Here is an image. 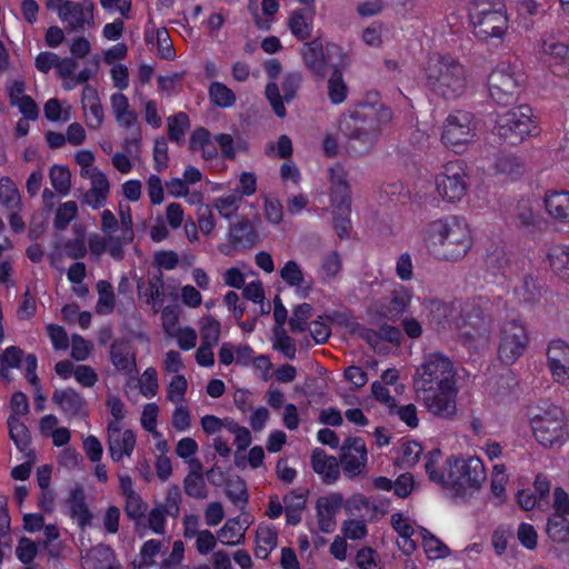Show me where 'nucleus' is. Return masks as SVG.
I'll return each instance as SVG.
<instances>
[{
    "mask_svg": "<svg viewBox=\"0 0 569 569\" xmlns=\"http://www.w3.org/2000/svg\"><path fill=\"white\" fill-rule=\"evenodd\" d=\"M412 385L417 398L431 415L442 419L457 415V373L448 357L440 352L426 355L415 370Z\"/></svg>",
    "mask_w": 569,
    "mask_h": 569,
    "instance_id": "f257e3e1",
    "label": "nucleus"
},
{
    "mask_svg": "<svg viewBox=\"0 0 569 569\" xmlns=\"http://www.w3.org/2000/svg\"><path fill=\"white\" fill-rule=\"evenodd\" d=\"M442 453L439 449L429 451L425 469L431 481L450 491L451 496L468 500L478 495L488 475L483 461L477 456H453L440 468Z\"/></svg>",
    "mask_w": 569,
    "mask_h": 569,
    "instance_id": "f03ea898",
    "label": "nucleus"
},
{
    "mask_svg": "<svg viewBox=\"0 0 569 569\" xmlns=\"http://www.w3.org/2000/svg\"><path fill=\"white\" fill-rule=\"evenodd\" d=\"M426 248L448 261L463 259L473 246V234L466 219L447 216L431 221L422 237Z\"/></svg>",
    "mask_w": 569,
    "mask_h": 569,
    "instance_id": "7ed1b4c3",
    "label": "nucleus"
},
{
    "mask_svg": "<svg viewBox=\"0 0 569 569\" xmlns=\"http://www.w3.org/2000/svg\"><path fill=\"white\" fill-rule=\"evenodd\" d=\"M392 117V110L385 106H358L341 116L339 131L349 139L350 148L356 153H365L371 149L378 133Z\"/></svg>",
    "mask_w": 569,
    "mask_h": 569,
    "instance_id": "20e7f679",
    "label": "nucleus"
},
{
    "mask_svg": "<svg viewBox=\"0 0 569 569\" xmlns=\"http://www.w3.org/2000/svg\"><path fill=\"white\" fill-rule=\"evenodd\" d=\"M426 86L437 96L455 99L462 96L470 86V76L463 64L453 57L437 54L423 67Z\"/></svg>",
    "mask_w": 569,
    "mask_h": 569,
    "instance_id": "39448f33",
    "label": "nucleus"
},
{
    "mask_svg": "<svg viewBox=\"0 0 569 569\" xmlns=\"http://www.w3.org/2000/svg\"><path fill=\"white\" fill-rule=\"evenodd\" d=\"M468 14L476 36L483 40L501 39L509 29L507 8L502 0H472Z\"/></svg>",
    "mask_w": 569,
    "mask_h": 569,
    "instance_id": "423d86ee",
    "label": "nucleus"
},
{
    "mask_svg": "<svg viewBox=\"0 0 569 569\" xmlns=\"http://www.w3.org/2000/svg\"><path fill=\"white\" fill-rule=\"evenodd\" d=\"M329 199L335 228L342 237L350 227L351 192L347 171L339 164L329 169Z\"/></svg>",
    "mask_w": 569,
    "mask_h": 569,
    "instance_id": "0eeeda50",
    "label": "nucleus"
},
{
    "mask_svg": "<svg viewBox=\"0 0 569 569\" xmlns=\"http://www.w3.org/2000/svg\"><path fill=\"white\" fill-rule=\"evenodd\" d=\"M496 131L511 143L521 142L539 133L538 120L531 107L520 104L497 116Z\"/></svg>",
    "mask_w": 569,
    "mask_h": 569,
    "instance_id": "6e6552de",
    "label": "nucleus"
},
{
    "mask_svg": "<svg viewBox=\"0 0 569 569\" xmlns=\"http://www.w3.org/2000/svg\"><path fill=\"white\" fill-rule=\"evenodd\" d=\"M525 82V76L518 66L510 61L498 62L487 78L490 98L499 104L512 102Z\"/></svg>",
    "mask_w": 569,
    "mask_h": 569,
    "instance_id": "1a4fd4ad",
    "label": "nucleus"
},
{
    "mask_svg": "<svg viewBox=\"0 0 569 569\" xmlns=\"http://www.w3.org/2000/svg\"><path fill=\"white\" fill-rule=\"evenodd\" d=\"M529 423L535 439L545 448L562 446L569 438L565 413L559 407L539 410Z\"/></svg>",
    "mask_w": 569,
    "mask_h": 569,
    "instance_id": "9d476101",
    "label": "nucleus"
},
{
    "mask_svg": "<svg viewBox=\"0 0 569 569\" xmlns=\"http://www.w3.org/2000/svg\"><path fill=\"white\" fill-rule=\"evenodd\" d=\"M529 335L523 323L511 320L503 322L497 333V358L506 366L513 365L529 347Z\"/></svg>",
    "mask_w": 569,
    "mask_h": 569,
    "instance_id": "9b49d317",
    "label": "nucleus"
},
{
    "mask_svg": "<svg viewBox=\"0 0 569 569\" xmlns=\"http://www.w3.org/2000/svg\"><path fill=\"white\" fill-rule=\"evenodd\" d=\"M476 136V123L470 112L455 111L442 124L441 142L456 153L465 152L475 142Z\"/></svg>",
    "mask_w": 569,
    "mask_h": 569,
    "instance_id": "f8f14e48",
    "label": "nucleus"
},
{
    "mask_svg": "<svg viewBox=\"0 0 569 569\" xmlns=\"http://www.w3.org/2000/svg\"><path fill=\"white\" fill-rule=\"evenodd\" d=\"M469 187L468 173L461 161L448 162L435 177L437 196L448 203L460 202Z\"/></svg>",
    "mask_w": 569,
    "mask_h": 569,
    "instance_id": "ddd939ff",
    "label": "nucleus"
},
{
    "mask_svg": "<svg viewBox=\"0 0 569 569\" xmlns=\"http://www.w3.org/2000/svg\"><path fill=\"white\" fill-rule=\"evenodd\" d=\"M300 56L305 66L316 74H323L326 68L336 61L341 66L347 63V56L340 46L333 42L323 44L319 39L306 42Z\"/></svg>",
    "mask_w": 569,
    "mask_h": 569,
    "instance_id": "4468645a",
    "label": "nucleus"
},
{
    "mask_svg": "<svg viewBox=\"0 0 569 569\" xmlns=\"http://www.w3.org/2000/svg\"><path fill=\"white\" fill-rule=\"evenodd\" d=\"M537 56L556 77L569 78V43L548 37L538 44Z\"/></svg>",
    "mask_w": 569,
    "mask_h": 569,
    "instance_id": "2eb2a0df",
    "label": "nucleus"
},
{
    "mask_svg": "<svg viewBox=\"0 0 569 569\" xmlns=\"http://www.w3.org/2000/svg\"><path fill=\"white\" fill-rule=\"evenodd\" d=\"M47 8L56 10L59 19L67 24L70 30H82L86 27H92L94 23V4L90 0L79 2L64 1L62 3L47 2Z\"/></svg>",
    "mask_w": 569,
    "mask_h": 569,
    "instance_id": "dca6fc26",
    "label": "nucleus"
},
{
    "mask_svg": "<svg viewBox=\"0 0 569 569\" xmlns=\"http://www.w3.org/2000/svg\"><path fill=\"white\" fill-rule=\"evenodd\" d=\"M460 336L469 348L487 347L491 333V320L480 311L468 312L459 327Z\"/></svg>",
    "mask_w": 569,
    "mask_h": 569,
    "instance_id": "f3484780",
    "label": "nucleus"
},
{
    "mask_svg": "<svg viewBox=\"0 0 569 569\" xmlns=\"http://www.w3.org/2000/svg\"><path fill=\"white\" fill-rule=\"evenodd\" d=\"M547 367L555 383L569 385V345L567 342L560 339L549 342Z\"/></svg>",
    "mask_w": 569,
    "mask_h": 569,
    "instance_id": "a211bd4d",
    "label": "nucleus"
},
{
    "mask_svg": "<svg viewBox=\"0 0 569 569\" xmlns=\"http://www.w3.org/2000/svg\"><path fill=\"white\" fill-rule=\"evenodd\" d=\"M227 241L218 250L224 256H232L239 249L251 248L256 242V232L247 218H240L228 228Z\"/></svg>",
    "mask_w": 569,
    "mask_h": 569,
    "instance_id": "6ab92c4d",
    "label": "nucleus"
},
{
    "mask_svg": "<svg viewBox=\"0 0 569 569\" xmlns=\"http://www.w3.org/2000/svg\"><path fill=\"white\" fill-rule=\"evenodd\" d=\"M137 438L131 429H126L117 421L108 423V450L113 461L119 462L131 457Z\"/></svg>",
    "mask_w": 569,
    "mask_h": 569,
    "instance_id": "aec40b11",
    "label": "nucleus"
},
{
    "mask_svg": "<svg viewBox=\"0 0 569 569\" xmlns=\"http://www.w3.org/2000/svg\"><path fill=\"white\" fill-rule=\"evenodd\" d=\"M367 459V448L365 441L360 438H350L341 447V467L350 478L366 471Z\"/></svg>",
    "mask_w": 569,
    "mask_h": 569,
    "instance_id": "412c9836",
    "label": "nucleus"
},
{
    "mask_svg": "<svg viewBox=\"0 0 569 569\" xmlns=\"http://www.w3.org/2000/svg\"><path fill=\"white\" fill-rule=\"evenodd\" d=\"M390 526L397 533V545L405 552L410 555L417 548V543L413 540L415 533H420V528L416 521L407 513L402 511L393 512L390 516Z\"/></svg>",
    "mask_w": 569,
    "mask_h": 569,
    "instance_id": "4be33fe9",
    "label": "nucleus"
},
{
    "mask_svg": "<svg viewBox=\"0 0 569 569\" xmlns=\"http://www.w3.org/2000/svg\"><path fill=\"white\" fill-rule=\"evenodd\" d=\"M300 81L301 76L298 72H291L286 74L282 82L283 99L280 96L279 88L276 83L270 82L267 84L266 97L269 103L271 104L272 110L279 118H283L287 113L283 100L290 101L295 97L296 91L299 88Z\"/></svg>",
    "mask_w": 569,
    "mask_h": 569,
    "instance_id": "5701e85b",
    "label": "nucleus"
},
{
    "mask_svg": "<svg viewBox=\"0 0 569 569\" xmlns=\"http://www.w3.org/2000/svg\"><path fill=\"white\" fill-rule=\"evenodd\" d=\"M343 506V497L338 492L321 497L317 501L318 526L322 532H332L336 528V516Z\"/></svg>",
    "mask_w": 569,
    "mask_h": 569,
    "instance_id": "b1692460",
    "label": "nucleus"
},
{
    "mask_svg": "<svg viewBox=\"0 0 569 569\" xmlns=\"http://www.w3.org/2000/svg\"><path fill=\"white\" fill-rule=\"evenodd\" d=\"M280 277L286 284L295 289L296 296L300 299L308 298L313 289V282L305 277L301 267L295 260L283 264Z\"/></svg>",
    "mask_w": 569,
    "mask_h": 569,
    "instance_id": "393cba45",
    "label": "nucleus"
},
{
    "mask_svg": "<svg viewBox=\"0 0 569 569\" xmlns=\"http://www.w3.org/2000/svg\"><path fill=\"white\" fill-rule=\"evenodd\" d=\"M86 179L90 181V188L83 196L84 203L92 209L103 207L110 193V181L107 174L100 170Z\"/></svg>",
    "mask_w": 569,
    "mask_h": 569,
    "instance_id": "a878e982",
    "label": "nucleus"
},
{
    "mask_svg": "<svg viewBox=\"0 0 569 569\" xmlns=\"http://www.w3.org/2000/svg\"><path fill=\"white\" fill-rule=\"evenodd\" d=\"M510 475L505 463H495L489 478V499L496 506H502L508 500Z\"/></svg>",
    "mask_w": 569,
    "mask_h": 569,
    "instance_id": "bb28decb",
    "label": "nucleus"
},
{
    "mask_svg": "<svg viewBox=\"0 0 569 569\" xmlns=\"http://www.w3.org/2000/svg\"><path fill=\"white\" fill-rule=\"evenodd\" d=\"M81 103L87 127L99 129L104 121V112L97 90L91 87L83 88Z\"/></svg>",
    "mask_w": 569,
    "mask_h": 569,
    "instance_id": "cd10ccee",
    "label": "nucleus"
},
{
    "mask_svg": "<svg viewBox=\"0 0 569 569\" xmlns=\"http://www.w3.org/2000/svg\"><path fill=\"white\" fill-rule=\"evenodd\" d=\"M315 8L295 9L289 14L287 26L291 34L300 41L311 37L313 31Z\"/></svg>",
    "mask_w": 569,
    "mask_h": 569,
    "instance_id": "c85d7f7f",
    "label": "nucleus"
},
{
    "mask_svg": "<svg viewBox=\"0 0 569 569\" xmlns=\"http://www.w3.org/2000/svg\"><path fill=\"white\" fill-rule=\"evenodd\" d=\"M110 106L114 120L121 128L130 129L138 124V114L131 108L129 99L123 93H112Z\"/></svg>",
    "mask_w": 569,
    "mask_h": 569,
    "instance_id": "c756f323",
    "label": "nucleus"
},
{
    "mask_svg": "<svg viewBox=\"0 0 569 569\" xmlns=\"http://www.w3.org/2000/svg\"><path fill=\"white\" fill-rule=\"evenodd\" d=\"M250 521L247 518L236 517L228 519L218 530L217 538L222 545L237 546L242 542Z\"/></svg>",
    "mask_w": 569,
    "mask_h": 569,
    "instance_id": "7c9ffc66",
    "label": "nucleus"
},
{
    "mask_svg": "<svg viewBox=\"0 0 569 569\" xmlns=\"http://www.w3.org/2000/svg\"><path fill=\"white\" fill-rule=\"evenodd\" d=\"M547 213L556 221H569V192L550 191L543 199Z\"/></svg>",
    "mask_w": 569,
    "mask_h": 569,
    "instance_id": "2f4dec72",
    "label": "nucleus"
},
{
    "mask_svg": "<svg viewBox=\"0 0 569 569\" xmlns=\"http://www.w3.org/2000/svg\"><path fill=\"white\" fill-rule=\"evenodd\" d=\"M278 545V530L274 526L262 522L256 531V556L261 559L268 558Z\"/></svg>",
    "mask_w": 569,
    "mask_h": 569,
    "instance_id": "473e14b6",
    "label": "nucleus"
},
{
    "mask_svg": "<svg viewBox=\"0 0 569 569\" xmlns=\"http://www.w3.org/2000/svg\"><path fill=\"white\" fill-rule=\"evenodd\" d=\"M312 468L317 475L327 483L335 482L339 477V465L335 457L327 456L321 450L312 453Z\"/></svg>",
    "mask_w": 569,
    "mask_h": 569,
    "instance_id": "72a5a7b5",
    "label": "nucleus"
},
{
    "mask_svg": "<svg viewBox=\"0 0 569 569\" xmlns=\"http://www.w3.org/2000/svg\"><path fill=\"white\" fill-rule=\"evenodd\" d=\"M110 359L117 370L131 373L136 369V357L126 342H114L110 349Z\"/></svg>",
    "mask_w": 569,
    "mask_h": 569,
    "instance_id": "f704fd0d",
    "label": "nucleus"
},
{
    "mask_svg": "<svg viewBox=\"0 0 569 569\" xmlns=\"http://www.w3.org/2000/svg\"><path fill=\"white\" fill-rule=\"evenodd\" d=\"M163 543L157 539L147 540L140 548L133 567L134 569H150L157 565L162 556Z\"/></svg>",
    "mask_w": 569,
    "mask_h": 569,
    "instance_id": "c9c22d12",
    "label": "nucleus"
},
{
    "mask_svg": "<svg viewBox=\"0 0 569 569\" xmlns=\"http://www.w3.org/2000/svg\"><path fill=\"white\" fill-rule=\"evenodd\" d=\"M420 537L423 552L429 560L445 559L450 555L449 547L429 530L420 528Z\"/></svg>",
    "mask_w": 569,
    "mask_h": 569,
    "instance_id": "e433bc0d",
    "label": "nucleus"
},
{
    "mask_svg": "<svg viewBox=\"0 0 569 569\" xmlns=\"http://www.w3.org/2000/svg\"><path fill=\"white\" fill-rule=\"evenodd\" d=\"M190 148L193 151H200L206 160L212 159L218 154L217 142L208 130L203 128L196 129L190 138Z\"/></svg>",
    "mask_w": 569,
    "mask_h": 569,
    "instance_id": "4c0bfd02",
    "label": "nucleus"
},
{
    "mask_svg": "<svg viewBox=\"0 0 569 569\" xmlns=\"http://www.w3.org/2000/svg\"><path fill=\"white\" fill-rule=\"evenodd\" d=\"M342 269V259L340 254L335 251H328L320 258L317 274L323 282H329L336 279Z\"/></svg>",
    "mask_w": 569,
    "mask_h": 569,
    "instance_id": "58836bf2",
    "label": "nucleus"
},
{
    "mask_svg": "<svg viewBox=\"0 0 569 569\" xmlns=\"http://www.w3.org/2000/svg\"><path fill=\"white\" fill-rule=\"evenodd\" d=\"M327 94L332 104L343 103L349 94L348 84L340 70L335 69L327 80Z\"/></svg>",
    "mask_w": 569,
    "mask_h": 569,
    "instance_id": "ea45409f",
    "label": "nucleus"
},
{
    "mask_svg": "<svg viewBox=\"0 0 569 569\" xmlns=\"http://www.w3.org/2000/svg\"><path fill=\"white\" fill-rule=\"evenodd\" d=\"M422 453V447L413 440L403 441L396 451V462L400 468L415 466Z\"/></svg>",
    "mask_w": 569,
    "mask_h": 569,
    "instance_id": "a19ab883",
    "label": "nucleus"
},
{
    "mask_svg": "<svg viewBox=\"0 0 569 569\" xmlns=\"http://www.w3.org/2000/svg\"><path fill=\"white\" fill-rule=\"evenodd\" d=\"M386 27L379 21L366 26L360 32L361 42L371 49H381L385 44Z\"/></svg>",
    "mask_w": 569,
    "mask_h": 569,
    "instance_id": "79ce46f5",
    "label": "nucleus"
},
{
    "mask_svg": "<svg viewBox=\"0 0 569 569\" xmlns=\"http://www.w3.org/2000/svg\"><path fill=\"white\" fill-rule=\"evenodd\" d=\"M53 401L68 415H77L83 407L81 396L71 389L56 391Z\"/></svg>",
    "mask_w": 569,
    "mask_h": 569,
    "instance_id": "37998d69",
    "label": "nucleus"
},
{
    "mask_svg": "<svg viewBox=\"0 0 569 569\" xmlns=\"http://www.w3.org/2000/svg\"><path fill=\"white\" fill-rule=\"evenodd\" d=\"M546 532L557 543L569 542V520L565 516L552 515L547 522Z\"/></svg>",
    "mask_w": 569,
    "mask_h": 569,
    "instance_id": "c03bdc74",
    "label": "nucleus"
},
{
    "mask_svg": "<svg viewBox=\"0 0 569 569\" xmlns=\"http://www.w3.org/2000/svg\"><path fill=\"white\" fill-rule=\"evenodd\" d=\"M8 427L10 432V438L17 446V448L22 452H31L29 450L30 445V433L28 428L19 421L18 418L10 416L8 419Z\"/></svg>",
    "mask_w": 569,
    "mask_h": 569,
    "instance_id": "a18cd8bd",
    "label": "nucleus"
},
{
    "mask_svg": "<svg viewBox=\"0 0 569 569\" xmlns=\"http://www.w3.org/2000/svg\"><path fill=\"white\" fill-rule=\"evenodd\" d=\"M209 97L213 104L230 108L236 103V93L224 83L216 81L209 87Z\"/></svg>",
    "mask_w": 569,
    "mask_h": 569,
    "instance_id": "49530a36",
    "label": "nucleus"
},
{
    "mask_svg": "<svg viewBox=\"0 0 569 569\" xmlns=\"http://www.w3.org/2000/svg\"><path fill=\"white\" fill-rule=\"evenodd\" d=\"M43 112L49 121L67 122L71 118V106L57 98H51L44 103Z\"/></svg>",
    "mask_w": 569,
    "mask_h": 569,
    "instance_id": "de8ad7c7",
    "label": "nucleus"
},
{
    "mask_svg": "<svg viewBox=\"0 0 569 569\" xmlns=\"http://www.w3.org/2000/svg\"><path fill=\"white\" fill-rule=\"evenodd\" d=\"M49 178L52 188L61 196H67L71 189V172L66 166L51 167Z\"/></svg>",
    "mask_w": 569,
    "mask_h": 569,
    "instance_id": "09e8293b",
    "label": "nucleus"
},
{
    "mask_svg": "<svg viewBox=\"0 0 569 569\" xmlns=\"http://www.w3.org/2000/svg\"><path fill=\"white\" fill-rule=\"evenodd\" d=\"M241 201V196L231 192L216 198L212 202V207L218 211L221 218L229 219L238 212Z\"/></svg>",
    "mask_w": 569,
    "mask_h": 569,
    "instance_id": "8fccbe9b",
    "label": "nucleus"
},
{
    "mask_svg": "<svg viewBox=\"0 0 569 569\" xmlns=\"http://www.w3.org/2000/svg\"><path fill=\"white\" fill-rule=\"evenodd\" d=\"M251 273L253 272L249 266L244 262H238L224 270L222 273V280L226 286L240 289L243 287L246 278Z\"/></svg>",
    "mask_w": 569,
    "mask_h": 569,
    "instance_id": "3c124183",
    "label": "nucleus"
},
{
    "mask_svg": "<svg viewBox=\"0 0 569 569\" xmlns=\"http://www.w3.org/2000/svg\"><path fill=\"white\" fill-rule=\"evenodd\" d=\"M495 168L498 173L516 179L521 174L523 166L518 157L502 153L497 158Z\"/></svg>",
    "mask_w": 569,
    "mask_h": 569,
    "instance_id": "603ef678",
    "label": "nucleus"
},
{
    "mask_svg": "<svg viewBox=\"0 0 569 569\" xmlns=\"http://www.w3.org/2000/svg\"><path fill=\"white\" fill-rule=\"evenodd\" d=\"M201 342L217 346L220 340L221 325L212 316H204L199 322Z\"/></svg>",
    "mask_w": 569,
    "mask_h": 569,
    "instance_id": "864d4df0",
    "label": "nucleus"
},
{
    "mask_svg": "<svg viewBox=\"0 0 569 569\" xmlns=\"http://www.w3.org/2000/svg\"><path fill=\"white\" fill-rule=\"evenodd\" d=\"M313 313V307L310 303L302 302L292 308V315L289 319V326L292 332H303L307 329L308 320Z\"/></svg>",
    "mask_w": 569,
    "mask_h": 569,
    "instance_id": "5fc2aeb1",
    "label": "nucleus"
},
{
    "mask_svg": "<svg viewBox=\"0 0 569 569\" xmlns=\"http://www.w3.org/2000/svg\"><path fill=\"white\" fill-rule=\"evenodd\" d=\"M279 2L277 0H263L261 2V14L254 13V24L260 30H269L274 21V16L279 11Z\"/></svg>",
    "mask_w": 569,
    "mask_h": 569,
    "instance_id": "6e6d98bb",
    "label": "nucleus"
},
{
    "mask_svg": "<svg viewBox=\"0 0 569 569\" xmlns=\"http://www.w3.org/2000/svg\"><path fill=\"white\" fill-rule=\"evenodd\" d=\"M0 201L8 209L14 210L20 207V194L11 179H0Z\"/></svg>",
    "mask_w": 569,
    "mask_h": 569,
    "instance_id": "4d7b16f0",
    "label": "nucleus"
},
{
    "mask_svg": "<svg viewBox=\"0 0 569 569\" xmlns=\"http://www.w3.org/2000/svg\"><path fill=\"white\" fill-rule=\"evenodd\" d=\"M139 296L150 305L154 311H158L163 303L162 284L159 279L149 282L146 288L139 286Z\"/></svg>",
    "mask_w": 569,
    "mask_h": 569,
    "instance_id": "13d9d810",
    "label": "nucleus"
},
{
    "mask_svg": "<svg viewBox=\"0 0 569 569\" xmlns=\"http://www.w3.org/2000/svg\"><path fill=\"white\" fill-rule=\"evenodd\" d=\"M548 260L555 272L565 273L569 270V247L552 246L548 251Z\"/></svg>",
    "mask_w": 569,
    "mask_h": 569,
    "instance_id": "bf43d9fd",
    "label": "nucleus"
},
{
    "mask_svg": "<svg viewBox=\"0 0 569 569\" xmlns=\"http://www.w3.org/2000/svg\"><path fill=\"white\" fill-rule=\"evenodd\" d=\"M69 509L71 517L78 522L80 527L90 523L91 513L89 512L81 492H74L69 500Z\"/></svg>",
    "mask_w": 569,
    "mask_h": 569,
    "instance_id": "052dcab7",
    "label": "nucleus"
},
{
    "mask_svg": "<svg viewBox=\"0 0 569 569\" xmlns=\"http://www.w3.org/2000/svg\"><path fill=\"white\" fill-rule=\"evenodd\" d=\"M97 290L99 295L96 307L97 312L103 315L110 313L114 307V295L111 284L104 280H100L97 283Z\"/></svg>",
    "mask_w": 569,
    "mask_h": 569,
    "instance_id": "680f3d73",
    "label": "nucleus"
},
{
    "mask_svg": "<svg viewBox=\"0 0 569 569\" xmlns=\"http://www.w3.org/2000/svg\"><path fill=\"white\" fill-rule=\"evenodd\" d=\"M78 64L72 58H60L56 71L62 80V87L64 90H71L74 88V76Z\"/></svg>",
    "mask_w": 569,
    "mask_h": 569,
    "instance_id": "e2e57ef3",
    "label": "nucleus"
},
{
    "mask_svg": "<svg viewBox=\"0 0 569 569\" xmlns=\"http://www.w3.org/2000/svg\"><path fill=\"white\" fill-rule=\"evenodd\" d=\"M189 127L190 121L186 113L180 112L176 116L168 118V131L169 137L172 141H182Z\"/></svg>",
    "mask_w": 569,
    "mask_h": 569,
    "instance_id": "0e129e2a",
    "label": "nucleus"
},
{
    "mask_svg": "<svg viewBox=\"0 0 569 569\" xmlns=\"http://www.w3.org/2000/svg\"><path fill=\"white\" fill-rule=\"evenodd\" d=\"M170 337L177 341L180 349L186 351L193 349L198 340L196 329L190 326H179Z\"/></svg>",
    "mask_w": 569,
    "mask_h": 569,
    "instance_id": "69168bd1",
    "label": "nucleus"
},
{
    "mask_svg": "<svg viewBox=\"0 0 569 569\" xmlns=\"http://www.w3.org/2000/svg\"><path fill=\"white\" fill-rule=\"evenodd\" d=\"M188 389V381L182 375H174L167 387V399L173 403H182Z\"/></svg>",
    "mask_w": 569,
    "mask_h": 569,
    "instance_id": "338daca9",
    "label": "nucleus"
},
{
    "mask_svg": "<svg viewBox=\"0 0 569 569\" xmlns=\"http://www.w3.org/2000/svg\"><path fill=\"white\" fill-rule=\"evenodd\" d=\"M184 490L190 497L203 499L207 497V487L203 477L199 472H190L184 479Z\"/></svg>",
    "mask_w": 569,
    "mask_h": 569,
    "instance_id": "774afa93",
    "label": "nucleus"
}]
</instances>
